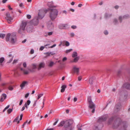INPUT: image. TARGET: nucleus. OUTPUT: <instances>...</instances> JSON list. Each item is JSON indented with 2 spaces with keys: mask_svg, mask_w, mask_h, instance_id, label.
Listing matches in <instances>:
<instances>
[{
  "mask_svg": "<svg viewBox=\"0 0 130 130\" xmlns=\"http://www.w3.org/2000/svg\"><path fill=\"white\" fill-rule=\"evenodd\" d=\"M72 123L73 121L71 120L62 121L58 124V126L59 127L63 126V130H72Z\"/></svg>",
  "mask_w": 130,
  "mask_h": 130,
  "instance_id": "obj_1",
  "label": "nucleus"
},
{
  "mask_svg": "<svg viewBox=\"0 0 130 130\" xmlns=\"http://www.w3.org/2000/svg\"><path fill=\"white\" fill-rule=\"evenodd\" d=\"M47 11H45L44 10H40L38 14V18H35L33 20V22L35 25H37L39 23L38 19H41L44 16V14Z\"/></svg>",
  "mask_w": 130,
  "mask_h": 130,
  "instance_id": "obj_2",
  "label": "nucleus"
},
{
  "mask_svg": "<svg viewBox=\"0 0 130 130\" xmlns=\"http://www.w3.org/2000/svg\"><path fill=\"white\" fill-rule=\"evenodd\" d=\"M58 11L56 9H50L49 17L51 20H53L56 18L58 13Z\"/></svg>",
  "mask_w": 130,
  "mask_h": 130,
  "instance_id": "obj_3",
  "label": "nucleus"
},
{
  "mask_svg": "<svg viewBox=\"0 0 130 130\" xmlns=\"http://www.w3.org/2000/svg\"><path fill=\"white\" fill-rule=\"evenodd\" d=\"M27 22L25 21H23L21 24L20 28L18 30V32L20 34H22L24 32L25 28L27 25Z\"/></svg>",
  "mask_w": 130,
  "mask_h": 130,
  "instance_id": "obj_4",
  "label": "nucleus"
},
{
  "mask_svg": "<svg viewBox=\"0 0 130 130\" xmlns=\"http://www.w3.org/2000/svg\"><path fill=\"white\" fill-rule=\"evenodd\" d=\"M88 101L89 104V107L90 109H92V112L93 113L94 112L95 110V105L92 101L91 96L88 97Z\"/></svg>",
  "mask_w": 130,
  "mask_h": 130,
  "instance_id": "obj_5",
  "label": "nucleus"
},
{
  "mask_svg": "<svg viewBox=\"0 0 130 130\" xmlns=\"http://www.w3.org/2000/svg\"><path fill=\"white\" fill-rule=\"evenodd\" d=\"M6 19L7 22L9 24H11L13 20V18L10 16L9 13H7L6 14Z\"/></svg>",
  "mask_w": 130,
  "mask_h": 130,
  "instance_id": "obj_6",
  "label": "nucleus"
},
{
  "mask_svg": "<svg viewBox=\"0 0 130 130\" xmlns=\"http://www.w3.org/2000/svg\"><path fill=\"white\" fill-rule=\"evenodd\" d=\"M122 127L120 130H127V123L125 122H121L120 123Z\"/></svg>",
  "mask_w": 130,
  "mask_h": 130,
  "instance_id": "obj_7",
  "label": "nucleus"
},
{
  "mask_svg": "<svg viewBox=\"0 0 130 130\" xmlns=\"http://www.w3.org/2000/svg\"><path fill=\"white\" fill-rule=\"evenodd\" d=\"M16 37L15 34L11 35L10 37V41L12 43H14L16 41Z\"/></svg>",
  "mask_w": 130,
  "mask_h": 130,
  "instance_id": "obj_8",
  "label": "nucleus"
},
{
  "mask_svg": "<svg viewBox=\"0 0 130 130\" xmlns=\"http://www.w3.org/2000/svg\"><path fill=\"white\" fill-rule=\"evenodd\" d=\"M45 64L44 62H41L39 64L37 69L38 70H40L42 68H44L45 67Z\"/></svg>",
  "mask_w": 130,
  "mask_h": 130,
  "instance_id": "obj_9",
  "label": "nucleus"
},
{
  "mask_svg": "<svg viewBox=\"0 0 130 130\" xmlns=\"http://www.w3.org/2000/svg\"><path fill=\"white\" fill-rule=\"evenodd\" d=\"M79 68L76 66H74L73 68V71L74 73L78 74L79 72Z\"/></svg>",
  "mask_w": 130,
  "mask_h": 130,
  "instance_id": "obj_10",
  "label": "nucleus"
},
{
  "mask_svg": "<svg viewBox=\"0 0 130 130\" xmlns=\"http://www.w3.org/2000/svg\"><path fill=\"white\" fill-rule=\"evenodd\" d=\"M107 116L105 115L101 117L98 120V121L100 122L106 121L107 118Z\"/></svg>",
  "mask_w": 130,
  "mask_h": 130,
  "instance_id": "obj_11",
  "label": "nucleus"
},
{
  "mask_svg": "<svg viewBox=\"0 0 130 130\" xmlns=\"http://www.w3.org/2000/svg\"><path fill=\"white\" fill-rule=\"evenodd\" d=\"M68 26L67 24H60L59 26V28L61 29H65Z\"/></svg>",
  "mask_w": 130,
  "mask_h": 130,
  "instance_id": "obj_12",
  "label": "nucleus"
},
{
  "mask_svg": "<svg viewBox=\"0 0 130 130\" xmlns=\"http://www.w3.org/2000/svg\"><path fill=\"white\" fill-rule=\"evenodd\" d=\"M32 29L33 27L31 25L27 26L26 29L28 32H30L32 31Z\"/></svg>",
  "mask_w": 130,
  "mask_h": 130,
  "instance_id": "obj_13",
  "label": "nucleus"
},
{
  "mask_svg": "<svg viewBox=\"0 0 130 130\" xmlns=\"http://www.w3.org/2000/svg\"><path fill=\"white\" fill-rule=\"evenodd\" d=\"M129 17V15H124L122 18L120 16L119 17V19L120 22H121V20L122 19H126Z\"/></svg>",
  "mask_w": 130,
  "mask_h": 130,
  "instance_id": "obj_14",
  "label": "nucleus"
},
{
  "mask_svg": "<svg viewBox=\"0 0 130 130\" xmlns=\"http://www.w3.org/2000/svg\"><path fill=\"white\" fill-rule=\"evenodd\" d=\"M119 123L117 121L115 122L113 124V126L114 128H117L119 125Z\"/></svg>",
  "mask_w": 130,
  "mask_h": 130,
  "instance_id": "obj_15",
  "label": "nucleus"
},
{
  "mask_svg": "<svg viewBox=\"0 0 130 130\" xmlns=\"http://www.w3.org/2000/svg\"><path fill=\"white\" fill-rule=\"evenodd\" d=\"M27 82L26 81L23 82L22 84L20 85V87H21V89H22L25 86V85L27 84Z\"/></svg>",
  "mask_w": 130,
  "mask_h": 130,
  "instance_id": "obj_16",
  "label": "nucleus"
},
{
  "mask_svg": "<svg viewBox=\"0 0 130 130\" xmlns=\"http://www.w3.org/2000/svg\"><path fill=\"white\" fill-rule=\"evenodd\" d=\"M67 87V86L65 85H63L61 87V92H64L65 89Z\"/></svg>",
  "mask_w": 130,
  "mask_h": 130,
  "instance_id": "obj_17",
  "label": "nucleus"
},
{
  "mask_svg": "<svg viewBox=\"0 0 130 130\" xmlns=\"http://www.w3.org/2000/svg\"><path fill=\"white\" fill-rule=\"evenodd\" d=\"M30 101L29 100H27V102L25 103L24 105V106L26 108H28V107L27 106L29 105L30 104Z\"/></svg>",
  "mask_w": 130,
  "mask_h": 130,
  "instance_id": "obj_18",
  "label": "nucleus"
},
{
  "mask_svg": "<svg viewBox=\"0 0 130 130\" xmlns=\"http://www.w3.org/2000/svg\"><path fill=\"white\" fill-rule=\"evenodd\" d=\"M124 86L126 88L130 90V84L128 83H126L124 85Z\"/></svg>",
  "mask_w": 130,
  "mask_h": 130,
  "instance_id": "obj_19",
  "label": "nucleus"
},
{
  "mask_svg": "<svg viewBox=\"0 0 130 130\" xmlns=\"http://www.w3.org/2000/svg\"><path fill=\"white\" fill-rule=\"evenodd\" d=\"M55 63L53 61H51L50 62L48 65V66L50 67H52L55 64Z\"/></svg>",
  "mask_w": 130,
  "mask_h": 130,
  "instance_id": "obj_20",
  "label": "nucleus"
},
{
  "mask_svg": "<svg viewBox=\"0 0 130 130\" xmlns=\"http://www.w3.org/2000/svg\"><path fill=\"white\" fill-rule=\"evenodd\" d=\"M21 70L22 71H23V73L24 74H28L29 73V72L28 71L24 70L22 68H21Z\"/></svg>",
  "mask_w": 130,
  "mask_h": 130,
  "instance_id": "obj_21",
  "label": "nucleus"
},
{
  "mask_svg": "<svg viewBox=\"0 0 130 130\" xmlns=\"http://www.w3.org/2000/svg\"><path fill=\"white\" fill-rule=\"evenodd\" d=\"M31 68L33 69H35L37 68V65L35 63H33L31 65Z\"/></svg>",
  "mask_w": 130,
  "mask_h": 130,
  "instance_id": "obj_22",
  "label": "nucleus"
},
{
  "mask_svg": "<svg viewBox=\"0 0 130 130\" xmlns=\"http://www.w3.org/2000/svg\"><path fill=\"white\" fill-rule=\"evenodd\" d=\"M111 16V14H108L107 13L105 14L104 16V17L105 19H107L110 17Z\"/></svg>",
  "mask_w": 130,
  "mask_h": 130,
  "instance_id": "obj_23",
  "label": "nucleus"
},
{
  "mask_svg": "<svg viewBox=\"0 0 130 130\" xmlns=\"http://www.w3.org/2000/svg\"><path fill=\"white\" fill-rule=\"evenodd\" d=\"M11 36V34H8L6 36V39L7 41H9L10 37Z\"/></svg>",
  "mask_w": 130,
  "mask_h": 130,
  "instance_id": "obj_24",
  "label": "nucleus"
},
{
  "mask_svg": "<svg viewBox=\"0 0 130 130\" xmlns=\"http://www.w3.org/2000/svg\"><path fill=\"white\" fill-rule=\"evenodd\" d=\"M94 77H92L90 78L89 80V83L91 84H92L93 83V82L94 79Z\"/></svg>",
  "mask_w": 130,
  "mask_h": 130,
  "instance_id": "obj_25",
  "label": "nucleus"
},
{
  "mask_svg": "<svg viewBox=\"0 0 130 130\" xmlns=\"http://www.w3.org/2000/svg\"><path fill=\"white\" fill-rule=\"evenodd\" d=\"M93 129V130H99L100 129L99 127L95 125L94 126Z\"/></svg>",
  "mask_w": 130,
  "mask_h": 130,
  "instance_id": "obj_26",
  "label": "nucleus"
},
{
  "mask_svg": "<svg viewBox=\"0 0 130 130\" xmlns=\"http://www.w3.org/2000/svg\"><path fill=\"white\" fill-rule=\"evenodd\" d=\"M5 59L3 57H1L0 58V66H3V65L2 64V63L4 61Z\"/></svg>",
  "mask_w": 130,
  "mask_h": 130,
  "instance_id": "obj_27",
  "label": "nucleus"
},
{
  "mask_svg": "<svg viewBox=\"0 0 130 130\" xmlns=\"http://www.w3.org/2000/svg\"><path fill=\"white\" fill-rule=\"evenodd\" d=\"M44 54L46 55L47 56L53 55V54L52 52H47L44 53Z\"/></svg>",
  "mask_w": 130,
  "mask_h": 130,
  "instance_id": "obj_28",
  "label": "nucleus"
},
{
  "mask_svg": "<svg viewBox=\"0 0 130 130\" xmlns=\"http://www.w3.org/2000/svg\"><path fill=\"white\" fill-rule=\"evenodd\" d=\"M77 55V54L76 52H74L72 55V57H76Z\"/></svg>",
  "mask_w": 130,
  "mask_h": 130,
  "instance_id": "obj_29",
  "label": "nucleus"
},
{
  "mask_svg": "<svg viewBox=\"0 0 130 130\" xmlns=\"http://www.w3.org/2000/svg\"><path fill=\"white\" fill-rule=\"evenodd\" d=\"M8 90L10 91H12L13 89V86L11 85H9L8 87Z\"/></svg>",
  "mask_w": 130,
  "mask_h": 130,
  "instance_id": "obj_30",
  "label": "nucleus"
},
{
  "mask_svg": "<svg viewBox=\"0 0 130 130\" xmlns=\"http://www.w3.org/2000/svg\"><path fill=\"white\" fill-rule=\"evenodd\" d=\"M113 118H110L108 121V123L109 124H111L113 121Z\"/></svg>",
  "mask_w": 130,
  "mask_h": 130,
  "instance_id": "obj_31",
  "label": "nucleus"
},
{
  "mask_svg": "<svg viewBox=\"0 0 130 130\" xmlns=\"http://www.w3.org/2000/svg\"><path fill=\"white\" fill-rule=\"evenodd\" d=\"M79 59V57H75L74 59V62H77Z\"/></svg>",
  "mask_w": 130,
  "mask_h": 130,
  "instance_id": "obj_32",
  "label": "nucleus"
},
{
  "mask_svg": "<svg viewBox=\"0 0 130 130\" xmlns=\"http://www.w3.org/2000/svg\"><path fill=\"white\" fill-rule=\"evenodd\" d=\"M47 27L50 29L52 28L53 27V25L52 23L51 22L50 25L49 24H48Z\"/></svg>",
  "mask_w": 130,
  "mask_h": 130,
  "instance_id": "obj_33",
  "label": "nucleus"
},
{
  "mask_svg": "<svg viewBox=\"0 0 130 130\" xmlns=\"http://www.w3.org/2000/svg\"><path fill=\"white\" fill-rule=\"evenodd\" d=\"M12 109L10 108L7 110V112L9 114L12 111Z\"/></svg>",
  "mask_w": 130,
  "mask_h": 130,
  "instance_id": "obj_34",
  "label": "nucleus"
},
{
  "mask_svg": "<svg viewBox=\"0 0 130 130\" xmlns=\"http://www.w3.org/2000/svg\"><path fill=\"white\" fill-rule=\"evenodd\" d=\"M43 95V94H39L38 95V98L37 99L38 100L40 98H41L42 96Z\"/></svg>",
  "mask_w": 130,
  "mask_h": 130,
  "instance_id": "obj_35",
  "label": "nucleus"
},
{
  "mask_svg": "<svg viewBox=\"0 0 130 130\" xmlns=\"http://www.w3.org/2000/svg\"><path fill=\"white\" fill-rule=\"evenodd\" d=\"M19 118V116L16 117L13 121V122H17L18 121V120Z\"/></svg>",
  "mask_w": 130,
  "mask_h": 130,
  "instance_id": "obj_36",
  "label": "nucleus"
},
{
  "mask_svg": "<svg viewBox=\"0 0 130 130\" xmlns=\"http://www.w3.org/2000/svg\"><path fill=\"white\" fill-rule=\"evenodd\" d=\"M2 96L3 97V98H4V99H5L6 98L7 95L3 93L2 94Z\"/></svg>",
  "mask_w": 130,
  "mask_h": 130,
  "instance_id": "obj_37",
  "label": "nucleus"
},
{
  "mask_svg": "<svg viewBox=\"0 0 130 130\" xmlns=\"http://www.w3.org/2000/svg\"><path fill=\"white\" fill-rule=\"evenodd\" d=\"M72 50V49H70L68 50H66V53H68L71 51Z\"/></svg>",
  "mask_w": 130,
  "mask_h": 130,
  "instance_id": "obj_38",
  "label": "nucleus"
},
{
  "mask_svg": "<svg viewBox=\"0 0 130 130\" xmlns=\"http://www.w3.org/2000/svg\"><path fill=\"white\" fill-rule=\"evenodd\" d=\"M120 106L121 105L120 104L119 105V106L117 105L115 106V108H116L117 109H119L120 108Z\"/></svg>",
  "mask_w": 130,
  "mask_h": 130,
  "instance_id": "obj_39",
  "label": "nucleus"
},
{
  "mask_svg": "<svg viewBox=\"0 0 130 130\" xmlns=\"http://www.w3.org/2000/svg\"><path fill=\"white\" fill-rule=\"evenodd\" d=\"M65 45L66 46H68L69 45H70L68 41H65Z\"/></svg>",
  "mask_w": 130,
  "mask_h": 130,
  "instance_id": "obj_40",
  "label": "nucleus"
},
{
  "mask_svg": "<svg viewBox=\"0 0 130 130\" xmlns=\"http://www.w3.org/2000/svg\"><path fill=\"white\" fill-rule=\"evenodd\" d=\"M5 34H1V37L2 38H4L5 36Z\"/></svg>",
  "mask_w": 130,
  "mask_h": 130,
  "instance_id": "obj_41",
  "label": "nucleus"
},
{
  "mask_svg": "<svg viewBox=\"0 0 130 130\" xmlns=\"http://www.w3.org/2000/svg\"><path fill=\"white\" fill-rule=\"evenodd\" d=\"M5 99L3 97L1 96L0 100V101L2 102H3Z\"/></svg>",
  "mask_w": 130,
  "mask_h": 130,
  "instance_id": "obj_42",
  "label": "nucleus"
},
{
  "mask_svg": "<svg viewBox=\"0 0 130 130\" xmlns=\"http://www.w3.org/2000/svg\"><path fill=\"white\" fill-rule=\"evenodd\" d=\"M31 17V16L30 15L28 14L27 15V18L28 19H30Z\"/></svg>",
  "mask_w": 130,
  "mask_h": 130,
  "instance_id": "obj_43",
  "label": "nucleus"
},
{
  "mask_svg": "<svg viewBox=\"0 0 130 130\" xmlns=\"http://www.w3.org/2000/svg\"><path fill=\"white\" fill-rule=\"evenodd\" d=\"M65 42V41H61L60 42V44L59 45V46H60L62 45L63 43H64Z\"/></svg>",
  "mask_w": 130,
  "mask_h": 130,
  "instance_id": "obj_44",
  "label": "nucleus"
},
{
  "mask_svg": "<svg viewBox=\"0 0 130 130\" xmlns=\"http://www.w3.org/2000/svg\"><path fill=\"white\" fill-rule=\"evenodd\" d=\"M34 51L33 49H31L30 51V53L31 54H32L34 53Z\"/></svg>",
  "mask_w": 130,
  "mask_h": 130,
  "instance_id": "obj_45",
  "label": "nucleus"
},
{
  "mask_svg": "<svg viewBox=\"0 0 130 130\" xmlns=\"http://www.w3.org/2000/svg\"><path fill=\"white\" fill-rule=\"evenodd\" d=\"M23 66L24 67L26 68V67L27 65L26 62H24L23 64Z\"/></svg>",
  "mask_w": 130,
  "mask_h": 130,
  "instance_id": "obj_46",
  "label": "nucleus"
},
{
  "mask_svg": "<svg viewBox=\"0 0 130 130\" xmlns=\"http://www.w3.org/2000/svg\"><path fill=\"white\" fill-rule=\"evenodd\" d=\"M29 93H27L25 95V97L26 98H27L29 96Z\"/></svg>",
  "mask_w": 130,
  "mask_h": 130,
  "instance_id": "obj_47",
  "label": "nucleus"
},
{
  "mask_svg": "<svg viewBox=\"0 0 130 130\" xmlns=\"http://www.w3.org/2000/svg\"><path fill=\"white\" fill-rule=\"evenodd\" d=\"M44 48V47L43 46H41L40 48V50L41 51Z\"/></svg>",
  "mask_w": 130,
  "mask_h": 130,
  "instance_id": "obj_48",
  "label": "nucleus"
},
{
  "mask_svg": "<svg viewBox=\"0 0 130 130\" xmlns=\"http://www.w3.org/2000/svg\"><path fill=\"white\" fill-rule=\"evenodd\" d=\"M67 60V58L66 57H64L62 59V61H64L66 60Z\"/></svg>",
  "mask_w": 130,
  "mask_h": 130,
  "instance_id": "obj_49",
  "label": "nucleus"
},
{
  "mask_svg": "<svg viewBox=\"0 0 130 130\" xmlns=\"http://www.w3.org/2000/svg\"><path fill=\"white\" fill-rule=\"evenodd\" d=\"M82 77L81 76L78 77V80L79 81H80L82 79Z\"/></svg>",
  "mask_w": 130,
  "mask_h": 130,
  "instance_id": "obj_50",
  "label": "nucleus"
},
{
  "mask_svg": "<svg viewBox=\"0 0 130 130\" xmlns=\"http://www.w3.org/2000/svg\"><path fill=\"white\" fill-rule=\"evenodd\" d=\"M104 33L105 35H107L108 34V32L106 30L104 31Z\"/></svg>",
  "mask_w": 130,
  "mask_h": 130,
  "instance_id": "obj_51",
  "label": "nucleus"
},
{
  "mask_svg": "<svg viewBox=\"0 0 130 130\" xmlns=\"http://www.w3.org/2000/svg\"><path fill=\"white\" fill-rule=\"evenodd\" d=\"M23 100H21L20 101V103H19V104L20 105H22V103H23Z\"/></svg>",
  "mask_w": 130,
  "mask_h": 130,
  "instance_id": "obj_52",
  "label": "nucleus"
},
{
  "mask_svg": "<svg viewBox=\"0 0 130 130\" xmlns=\"http://www.w3.org/2000/svg\"><path fill=\"white\" fill-rule=\"evenodd\" d=\"M71 27L72 28L74 29L76 28V27L75 26L73 25L71 26Z\"/></svg>",
  "mask_w": 130,
  "mask_h": 130,
  "instance_id": "obj_53",
  "label": "nucleus"
},
{
  "mask_svg": "<svg viewBox=\"0 0 130 130\" xmlns=\"http://www.w3.org/2000/svg\"><path fill=\"white\" fill-rule=\"evenodd\" d=\"M58 119L53 124V125H55L58 122Z\"/></svg>",
  "mask_w": 130,
  "mask_h": 130,
  "instance_id": "obj_54",
  "label": "nucleus"
},
{
  "mask_svg": "<svg viewBox=\"0 0 130 130\" xmlns=\"http://www.w3.org/2000/svg\"><path fill=\"white\" fill-rule=\"evenodd\" d=\"M2 74L0 72V82L2 81V78L1 77Z\"/></svg>",
  "mask_w": 130,
  "mask_h": 130,
  "instance_id": "obj_55",
  "label": "nucleus"
},
{
  "mask_svg": "<svg viewBox=\"0 0 130 130\" xmlns=\"http://www.w3.org/2000/svg\"><path fill=\"white\" fill-rule=\"evenodd\" d=\"M56 44H54L52 46H51V47H50V48H52L54 47H55L56 46Z\"/></svg>",
  "mask_w": 130,
  "mask_h": 130,
  "instance_id": "obj_56",
  "label": "nucleus"
},
{
  "mask_svg": "<svg viewBox=\"0 0 130 130\" xmlns=\"http://www.w3.org/2000/svg\"><path fill=\"white\" fill-rule=\"evenodd\" d=\"M19 6L20 7H23V5L22 3H21L19 5Z\"/></svg>",
  "mask_w": 130,
  "mask_h": 130,
  "instance_id": "obj_57",
  "label": "nucleus"
},
{
  "mask_svg": "<svg viewBox=\"0 0 130 130\" xmlns=\"http://www.w3.org/2000/svg\"><path fill=\"white\" fill-rule=\"evenodd\" d=\"M77 100V98H74L73 99V101L74 102H76Z\"/></svg>",
  "mask_w": 130,
  "mask_h": 130,
  "instance_id": "obj_58",
  "label": "nucleus"
},
{
  "mask_svg": "<svg viewBox=\"0 0 130 130\" xmlns=\"http://www.w3.org/2000/svg\"><path fill=\"white\" fill-rule=\"evenodd\" d=\"M17 60H14L13 61V64H14L15 63H16V62H17Z\"/></svg>",
  "mask_w": 130,
  "mask_h": 130,
  "instance_id": "obj_59",
  "label": "nucleus"
},
{
  "mask_svg": "<svg viewBox=\"0 0 130 130\" xmlns=\"http://www.w3.org/2000/svg\"><path fill=\"white\" fill-rule=\"evenodd\" d=\"M118 22L117 20L116 19H114V22L115 24L116 23Z\"/></svg>",
  "mask_w": 130,
  "mask_h": 130,
  "instance_id": "obj_60",
  "label": "nucleus"
},
{
  "mask_svg": "<svg viewBox=\"0 0 130 130\" xmlns=\"http://www.w3.org/2000/svg\"><path fill=\"white\" fill-rule=\"evenodd\" d=\"M25 107H24V106H23L22 108L21 109V111H23V110H24L25 108Z\"/></svg>",
  "mask_w": 130,
  "mask_h": 130,
  "instance_id": "obj_61",
  "label": "nucleus"
},
{
  "mask_svg": "<svg viewBox=\"0 0 130 130\" xmlns=\"http://www.w3.org/2000/svg\"><path fill=\"white\" fill-rule=\"evenodd\" d=\"M119 6H118V5L116 6L115 7V8L116 9H117L119 8Z\"/></svg>",
  "mask_w": 130,
  "mask_h": 130,
  "instance_id": "obj_62",
  "label": "nucleus"
},
{
  "mask_svg": "<svg viewBox=\"0 0 130 130\" xmlns=\"http://www.w3.org/2000/svg\"><path fill=\"white\" fill-rule=\"evenodd\" d=\"M71 36L72 37H73L74 36V34L73 33H71L70 34Z\"/></svg>",
  "mask_w": 130,
  "mask_h": 130,
  "instance_id": "obj_63",
  "label": "nucleus"
},
{
  "mask_svg": "<svg viewBox=\"0 0 130 130\" xmlns=\"http://www.w3.org/2000/svg\"><path fill=\"white\" fill-rule=\"evenodd\" d=\"M8 8L9 10H12V8L10 6V5H8Z\"/></svg>",
  "mask_w": 130,
  "mask_h": 130,
  "instance_id": "obj_64",
  "label": "nucleus"
}]
</instances>
